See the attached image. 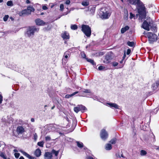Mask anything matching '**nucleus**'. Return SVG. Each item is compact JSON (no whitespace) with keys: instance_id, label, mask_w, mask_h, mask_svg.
Instances as JSON below:
<instances>
[{"instance_id":"obj_1","label":"nucleus","mask_w":159,"mask_h":159,"mask_svg":"<svg viewBox=\"0 0 159 159\" xmlns=\"http://www.w3.org/2000/svg\"><path fill=\"white\" fill-rule=\"evenodd\" d=\"M128 1L130 4L136 6L137 8L139 14H141L144 12L145 8L140 0H128Z\"/></svg>"},{"instance_id":"obj_2","label":"nucleus","mask_w":159,"mask_h":159,"mask_svg":"<svg viewBox=\"0 0 159 159\" xmlns=\"http://www.w3.org/2000/svg\"><path fill=\"white\" fill-rule=\"evenodd\" d=\"M152 20L148 17L143 22L141 27L147 31H149L152 28Z\"/></svg>"},{"instance_id":"obj_3","label":"nucleus","mask_w":159,"mask_h":159,"mask_svg":"<svg viewBox=\"0 0 159 159\" xmlns=\"http://www.w3.org/2000/svg\"><path fill=\"white\" fill-rule=\"evenodd\" d=\"M39 30V28L35 26L29 27L27 30L26 35L29 37H32L35 32H38Z\"/></svg>"},{"instance_id":"obj_4","label":"nucleus","mask_w":159,"mask_h":159,"mask_svg":"<svg viewBox=\"0 0 159 159\" xmlns=\"http://www.w3.org/2000/svg\"><path fill=\"white\" fill-rule=\"evenodd\" d=\"M34 9L33 7L29 6L27 7V9H25L19 12L18 14L20 16L28 15L30 14L32 12H34Z\"/></svg>"},{"instance_id":"obj_5","label":"nucleus","mask_w":159,"mask_h":159,"mask_svg":"<svg viewBox=\"0 0 159 159\" xmlns=\"http://www.w3.org/2000/svg\"><path fill=\"white\" fill-rule=\"evenodd\" d=\"M111 14V13L108 8H103L101 9L100 15L101 17L104 19L109 18Z\"/></svg>"},{"instance_id":"obj_6","label":"nucleus","mask_w":159,"mask_h":159,"mask_svg":"<svg viewBox=\"0 0 159 159\" xmlns=\"http://www.w3.org/2000/svg\"><path fill=\"white\" fill-rule=\"evenodd\" d=\"M143 34L146 35V36L149 39V41L150 43L156 41L157 40V36L154 34H153L151 32L146 33L144 32Z\"/></svg>"},{"instance_id":"obj_7","label":"nucleus","mask_w":159,"mask_h":159,"mask_svg":"<svg viewBox=\"0 0 159 159\" xmlns=\"http://www.w3.org/2000/svg\"><path fill=\"white\" fill-rule=\"evenodd\" d=\"M82 30L88 37H90L91 34L90 28L86 25H83L81 26Z\"/></svg>"},{"instance_id":"obj_8","label":"nucleus","mask_w":159,"mask_h":159,"mask_svg":"<svg viewBox=\"0 0 159 159\" xmlns=\"http://www.w3.org/2000/svg\"><path fill=\"white\" fill-rule=\"evenodd\" d=\"M100 137L103 140L106 139L108 136V134L107 132L104 129H102L100 132Z\"/></svg>"},{"instance_id":"obj_9","label":"nucleus","mask_w":159,"mask_h":159,"mask_svg":"<svg viewBox=\"0 0 159 159\" xmlns=\"http://www.w3.org/2000/svg\"><path fill=\"white\" fill-rule=\"evenodd\" d=\"M112 59L111 55L110 54H107L105 58L103 61V63H110Z\"/></svg>"},{"instance_id":"obj_10","label":"nucleus","mask_w":159,"mask_h":159,"mask_svg":"<svg viewBox=\"0 0 159 159\" xmlns=\"http://www.w3.org/2000/svg\"><path fill=\"white\" fill-rule=\"evenodd\" d=\"M96 6L93 5L89 6L88 7V11L90 12V14L93 15L95 10Z\"/></svg>"},{"instance_id":"obj_11","label":"nucleus","mask_w":159,"mask_h":159,"mask_svg":"<svg viewBox=\"0 0 159 159\" xmlns=\"http://www.w3.org/2000/svg\"><path fill=\"white\" fill-rule=\"evenodd\" d=\"M25 131L24 128L22 126H18L16 129V132L17 134H22Z\"/></svg>"},{"instance_id":"obj_12","label":"nucleus","mask_w":159,"mask_h":159,"mask_svg":"<svg viewBox=\"0 0 159 159\" xmlns=\"http://www.w3.org/2000/svg\"><path fill=\"white\" fill-rule=\"evenodd\" d=\"M19 151L21 153H22L25 156L29 158V159H36L35 157L31 156L28 154L26 152H25L23 150H20Z\"/></svg>"},{"instance_id":"obj_13","label":"nucleus","mask_w":159,"mask_h":159,"mask_svg":"<svg viewBox=\"0 0 159 159\" xmlns=\"http://www.w3.org/2000/svg\"><path fill=\"white\" fill-rule=\"evenodd\" d=\"M52 157V153L49 152H46L44 155L45 159H51Z\"/></svg>"},{"instance_id":"obj_14","label":"nucleus","mask_w":159,"mask_h":159,"mask_svg":"<svg viewBox=\"0 0 159 159\" xmlns=\"http://www.w3.org/2000/svg\"><path fill=\"white\" fill-rule=\"evenodd\" d=\"M61 37L64 39H69L70 38L69 34L66 31L61 34Z\"/></svg>"},{"instance_id":"obj_15","label":"nucleus","mask_w":159,"mask_h":159,"mask_svg":"<svg viewBox=\"0 0 159 159\" xmlns=\"http://www.w3.org/2000/svg\"><path fill=\"white\" fill-rule=\"evenodd\" d=\"M36 24L38 25H43L45 24L43 20L39 19H37L35 20Z\"/></svg>"},{"instance_id":"obj_16","label":"nucleus","mask_w":159,"mask_h":159,"mask_svg":"<svg viewBox=\"0 0 159 159\" xmlns=\"http://www.w3.org/2000/svg\"><path fill=\"white\" fill-rule=\"evenodd\" d=\"M107 104L111 108H114L116 109L119 108V106L116 103H107Z\"/></svg>"},{"instance_id":"obj_17","label":"nucleus","mask_w":159,"mask_h":159,"mask_svg":"<svg viewBox=\"0 0 159 159\" xmlns=\"http://www.w3.org/2000/svg\"><path fill=\"white\" fill-rule=\"evenodd\" d=\"M41 152L39 148L36 149L35 152L34 154L37 157H39L41 155Z\"/></svg>"},{"instance_id":"obj_18","label":"nucleus","mask_w":159,"mask_h":159,"mask_svg":"<svg viewBox=\"0 0 159 159\" xmlns=\"http://www.w3.org/2000/svg\"><path fill=\"white\" fill-rule=\"evenodd\" d=\"M80 111H81L83 113L85 111L87 110L86 108L84 106L82 105H79Z\"/></svg>"},{"instance_id":"obj_19","label":"nucleus","mask_w":159,"mask_h":159,"mask_svg":"<svg viewBox=\"0 0 159 159\" xmlns=\"http://www.w3.org/2000/svg\"><path fill=\"white\" fill-rule=\"evenodd\" d=\"M129 29V27L128 26H126L121 29V33L123 34Z\"/></svg>"},{"instance_id":"obj_20","label":"nucleus","mask_w":159,"mask_h":159,"mask_svg":"<svg viewBox=\"0 0 159 159\" xmlns=\"http://www.w3.org/2000/svg\"><path fill=\"white\" fill-rule=\"evenodd\" d=\"M78 93V92H75L71 94L66 95L65 96V98H69L74 96L75 95L77 94Z\"/></svg>"},{"instance_id":"obj_21","label":"nucleus","mask_w":159,"mask_h":159,"mask_svg":"<svg viewBox=\"0 0 159 159\" xmlns=\"http://www.w3.org/2000/svg\"><path fill=\"white\" fill-rule=\"evenodd\" d=\"M112 148V146L110 144L107 143L105 146V149L106 150H110Z\"/></svg>"},{"instance_id":"obj_22","label":"nucleus","mask_w":159,"mask_h":159,"mask_svg":"<svg viewBox=\"0 0 159 159\" xmlns=\"http://www.w3.org/2000/svg\"><path fill=\"white\" fill-rule=\"evenodd\" d=\"M70 52L69 51L65 52L64 53V58L67 59L68 58V56H70Z\"/></svg>"},{"instance_id":"obj_23","label":"nucleus","mask_w":159,"mask_h":159,"mask_svg":"<svg viewBox=\"0 0 159 159\" xmlns=\"http://www.w3.org/2000/svg\"><path fill=\"white\" fill-rule=\"evenodd\" d=\"M128 17V13L127 10H126L124 11V18L125 19L127 20Z\"/></svg>"},{"instance_id":"obj_24","label":"nucleus","mask_w":159,"mask_h":159,"mask_svg":"<svg viewBox=\"0 0 159 159\" xmlns=\"http://www.w3.org/2000/svg\"><path fill=\"white\" fill-rule=\"evenodd\" d=\"M74 110L76 113H78L79 111H80L79 105H78L77 107H75Z\"/></svg>"},{"instance_id":"obj_25","label":"nucleus","mask_w":159,"mask_h":159,"mask_svg":"<svg viewBox=\"0 0 159 159\" xmlns=\"http://www.w3.org/2000/svg\"><path fill=\"white\" fill-rule=\"evenodd\" d=\"M86 59L88 62H90L92 65H96V63L94 62L93 60L91 59H88V58H86Z\"/></svg>"},{"instance_id":"obj_26","label":"nucleus","mask_w":159,"mask_h":159,"mask_svg":"<svg viewBox=\"0 0 159 159\" xmlns=\"http://www.w3.org/2000/svg\"><path fill=\"white\" fill-rule=\"evenodd\" d=\"M82 4L84 6H87L89 5V2L87 1H83L82 2Z\"/></svg>"},{"instance_id":"obj_27","label":"nucleus","mask_w":159,"mask_h":159,"mask_svg":"<svg viewBox=\"0 0 159 159\" xmlns=\"http://www.w3.org/2000/svg\"><path fill=\"white\" fill-rule=\"evenodd\" d=\"M147 152L144 150H141L140 152V155L141 156H144L146 155Z\"/></svg>"},{"instance_id":"obj_28","label":"nucleus","mask_w":159,"mask_h":159,"mask_svg":"<svg viewBox=\"0 0 159 159\" xmlns=\"http://www.w3.org/2000/svg\"><path fill=\"white\" fill-rule=\"evenodd\" d=\"M127 44L129 46L132 47L134 45V43L133 42L128 41Z\"/></svg>"},{"instance_id":"obj_29","label":"nucleus","mask_w":159,"mask_h":159,"mask_svg":"<svg viewBox=\"0 0 159 159\" xmlns=\"http://www.w3.org/2000/svg\"><path fill=\"white\" fill-rule=\"evenodd\" d=\"M70 28L72 30H75L77 29V26L76 25H71Z\"/></svg>"},{"instance_id":"obj_30","label":"nucleus","mask_w":159,"mask_h":159,"mask_svg":"<svg viewBox=\"0 0 159 159\" xmlns=\"http://www.w3.org/2000/svg\"><path fill=\"white\" fill-rule=\"evenodd\" d=\"M44 142L43 141L39 142L38 143L37 145L41 147H43Z\"/></svg>"},{"instance_id":"obj_31","label":"nucleus","mask_w":159,"mask_h":159,"mask_svg":"<svg viewBox=\"0 0 159 159\" xmlns=\"http://www.w3.org/2000/svg\"><path fill=\"white\" fill-rule=\"evenodd\" d=\"M77 146L80 148H81L83 147V144L82 143H80L79 142H77Z\"/></svg>"},{"instance_id":"obj_32","label":"nucleus","mask_w":159,"mask_h":159,"mask_svg":"<svg viewBox=\"0 0 159 159\" xmlns=\"http://www.w3.org/2000/svg\"><path fill=\"white\" fill-rule=\"evenodd\" d=\"M7 4L8 6H12L13 5V2L12 1H9L7 2Z\"/></svg>"},{"instance_id":"obj_33","label":"nucleus","mask_w":159,"mask_h":159,"mask_svg":"<svg viewBox=\"0 0 159 159\" xmlns=\"http://www.w3.org/2000/svg\"><path fill=\"white\" fill-rule=\"evenodd\" d=\"M83 92L85 93H90V91L89 89H84V90H82L80 92L81 94H82V93Z\"/></svg>"},{"instance_id":"obj_34","label":"nucleus","mask_w":159,"mask_h":159,"mask_svg":"<svg viewBox=\"0 0 159 159\" xmlns=\"http://www.w3.org/2000/svg\"><path fill=\"white\" fill-rule=\"evenodd\" d=\"M116 138H114L112 139L110 142L111 144H114L116 143Z\"/></svg>"},{"instance_id":"obj_35","label":"nucleus","mask_w":159,"mask_h":159,"mask_svg":"<svg viewBox=\"0 0 159 159\" xmlns=\"http://www.w3.org/2000/svg\"><path fill=\"white\" fill-rule=\"evenodd\" d=\"M64 8V6L63 4H61L60 6V10L61 11H63Z\"/></svg>"},{"instance_id":"obj_36","label":"nucleus","mask_w":159,"mask_h":159,"mask_svg":"<svg viewBox=\"0 0 159 159\" xmlns=\"http://www.w3.org/2000/svg\"><path fill=\"white\" fill-rule=\"evenodd\" d=\"M111 64L114 66H116L118 65V63L116 62L113 61L111 63Z\"/></svg>"},{"instance_id":"obj_37","label":"nucleus","mask_w":159,"mask_h":159,"mask_svg":"<svg viewBox=\"0 0 159 159\" xmlns=\"http://www.w3.org/2000/svg\"><path fill=\"white\" fill-rule=\"evenodd\" d=\"M8 16L7 15H6L3 18V20L4 21H6L7 20L8 18Z\"/></svg>"},{"instance_id":"obj_38","label":"nucleus","mask_w":159,"mask_h":159,"mask_svg":"<svg viewBox=\"0 0 159 159\" xmlns=\"http://www.w3.org/2000/svg\"><path fill=\"white\" fill-rule=\"evenodd\" d=\"M135 17L134 14H133L132 12L130 13L129 18L130 19H132Z\"/></svg>"},{"instance_id":"obj_39","label":"nucleus","mask_w":159,"mask_h":159,"mask_svg":"<svg viewBox=\"0 0 159 159\" xmlns=\"http://www.w3.org/2000/svg\"><path fill=\"white\" fill-rule=\"evenodd\" d=\"M45 138L46 141H50L51 139L50 137L49 136H46Z\"/></svg>"},{"instance_id":"obj_40","label":"nucleus","mask_w":159,"mask_h":159,"mask_svg":"<svg viewBox=\"0 0 159 159\" xmlns=\"http://www.w3.org/2000/svg\"><path fill=\"white\" fill-rule=\"evenodd\" d=\"M14 155H15V157L16 158H18L19 157L20 155V154L19 153H17L16 152L14 154Z\"/></svg>"},{"instance_id":"obj_41","label":"nucleus","mask_w":159,"mask_h":159,"mask_svg":"<svg viewBox=\"0 0 159 159\" xmlns=\"http://www.w3.org/2000/svg\"><path fill=\"white\" fill-rule=\"evenodd\" d=\"M0 156L3 158L6 159V156L3 153H1L0 154Z\"/></svg>"},{"instance_id":"obj_42","label":"nucleus","mask_w":159,"mask_h":159,"mask_svg":"<svg viewBox=\"0 0 159 159\" xmlns=\"http://www.w3.org/2000/svg\"><path fill=\"white\" fill-rule=\"evenodd\" d=\"M104 69L105 67L102 66H100L98 68V69L99 70H102Z\"/></svg>"},{"instance_id":"obj_43","label":"nucleus","mask_w":159,"mask_h":159,"mask_svg":"<svg viewBox=\"0 0 159 159\" xmlns=\"http://www.w3.org/2000/svg\"><path fill=\"white\" fill-rule=\"evenodd\" d=\"M81 55L83 58H85L86 56L84 52H82L81 53Z\"/></svg>"},{"instance_id":"obj_44","label":"nucleus","mask_w":159,"mask_h":159,"mask_svg":"<svg viewBox=\"0 0 159 159\" xmlns=\"http://www.w3.org/2000/svg\"><path fill=\"white\" fill-rule=\"evenodd\" d=\"M52 125H50L48 126V130L49 131H51L52 129H51L52 128Z\"/></svg>"},{"instance_id":"obj_45","label":"nucleus","mask_w":159,"mask_h":159,"mask_svg":"<svg viewBox=\"0 0 159 159\" xmlns=\"http://www.w3.org/2000/svg\"><path fill=\"white\" fill-rule=\"evenodd\" d=\"M157 86L156 85V84H154L152 85V87L153 88V89L155 90L156 89H157V87H156V86Z\"/></svg>"},{"instance_id":"obj_46","label":"nucleus","mask_w":159,"mask_h":159,"mask_svg":"<svg viewBox=\"0 0 159 159\" xmlns=\"http://www.w3.org/2000/svg\"><path fill=\"white\" fill-rule=\"evenodd\" d=\"M70 1L69 0H66L65 2V4L67 5H69L70 3Z\"/></svg>"},{"instance_id":"obj_47","label":"nucleus","mask_w":159,"mask_h":159,"mask_svg":"<svg viewBox=\"0 0 159 159\" xmlns=\"http://www.w3.org/2000/svg\"><path fill=\"white\" fill-rule=\"evenodd\" d=\"M38 136L35 133L34 134V139L35 140H36Z\"/></svg>"},{"instance_id":"obj_48","label":"nucleus","mask_w":159,"mask_h":159,"mask_svg":"<svg viewBox=\"0 0 159 159\" xmlns=\"http://www.w3.org/2000/svg\"><path fill=\"white\" fill-rule=\"evenodd\" d=\"M42 8L44 10H46L48 9V7L46 6L43 5L42 7Z\"/></svg>"},{"instance_id":"obj_49","label":"nucleus","mask_w":159,"mask_h":159,"mask_svg":"<svg viewBox=\"0 0 159 159\" xmlns=\"http://www.w3.org/2000/svg\"><path fill=\"white\" fill-rule=\"evenodd\" d=\"M70 11H67V12H64L62 14V16H63V15H67L68 13H70Z\"/></svg>"},{"instance_id":"obj_50","label":"nucleus","mask_w":159,"mask_h":159,"mask_svg":"<svg viewBox=\"0 0 159 159\" xmlns=\"http://www.w3.org/2000/svg\"><path fill=\"white\" fill-rule=\"evenodd\" d=\"M2 101V95H0V104H1Z\"/></svg>"},{"instance_id":"obj_51","label":"nucleus","mask_w":159,"mask_h":159,"mask_svg":"<svg viewBox=\"0 0 159 159\" xmlns=\"http://www.w3.org/2000/svg\"><path fill=\"white\" fill-rule=\"evenodd\" d=\"M130 52L131 50L129 49L127 50L126 53L127 55H129L130 53Z\"/></svg>"},{"instance_id":"obj_52","label":"nucleus","mask_w":159,"mask_h":159,"mask_svg":"<svg viewBox=\"0 0 159 159\" xmlns=\"http://www.w3.org/2000/svg\"><path fill=\"white\" fill-rule=\"evenodd\" d=\"M53 151H54V153L55 155L56 156H57L58 155V151H55L54 150H53Z\"/></svg>"},{"instance_id":"obj_53","label":"nucleus","mask_w":159,"mask_h":159,"mask_svg":"<svg viewBox=\"0 0 159 159\" xmlns=\"http://www.w3.org/2000/svg\"><path fill=\"white\" fill-rule=\"evenodd\" d=\"M86 159H94L93 157L90 156H88L86 157Z\"/></svg>"},{"instance_id":"obj_54","label":"nucleus","mask_w":159,"mask_h":159,"mask_svg":"<svg viewBox=\"0 0 159 159\" xmlns=\"http://www.w3.org/2000/svg\"><path fill=\"white\" fill-rule=\"evenodd\" d=\"M26 2L27 3H30V2L29 0H26Z\"/></svg>"},{"instance_id":"obj_55","label":"nucleus","mask_w":159,"mask_h":159,"mask_svg":"<svg viewBox=\"0 0 159 159\" xmlns=\"http://www.w3.org/2000/svg\"><path fill=\"white\" fill-rule=\"evenodd\" d=\"M31 121L32 122H34V119H33V118H31Z\"/></svg>"},{"instance_id":"obj_56","label":"nucleus","mask_w":159,"mask_h":159,"mask_svg":"<svg viewBox=\"0 0 159 159\" xmlns=\"http://www.w3.org/2000/svg\"><path fill=\"white\" fill-rule=\"evenodd\" d=\"M19 159H25L24 157L22 156L20 157Z\"/></svg>"},{"instance_id":"obj_57","label":"nucleus","mask_w":159,"mask_h":159,"mask_svg":"<svg viewBox=\"0 0 159 159\" xmlns=\"http://www.w3.org/2000/svg\"><path fill=\"white\" fill-rule=\"evenodd\" d=\"M13 151L15 152H18V151L16 149H14Z\"/></svg>"},{"instance_id":"obj_58","label":"nucleus","mask_w":159,"mask_h":159,"mask_svg":"<svg viewBox=\"0 0 159 159\" xmlns=\"http://www.w3.org/2000/svg\"><path fill=\"white\" fill-rule=\"evenodd\" d=\"M157 150L159 151V146L157 147V148H156Z\"/></svg>"},{"instance_id":"obj_59","label":"nucleus","mask_w":159,"mask_h":159,"mask_svg":"<svg viewBox=\"0 0 159 159\" xmlns=\"http://www.w3.org/2000/svg\"><path fill=\"white\" fill-rule=\"evenodd\" d=\"M125 56H126V55H125V53L124 55V56H123V58H124L125 57Z\"/></svg>"},{"instance_id":"obj_60","label":"nucleus","mask_w":159,"mask_h":159,"mask_svg":"<svg viewBox=\"0 0 159 159\" xmlns=\"http://www.w3.org/2000/svg\"><path fill=\"white\" fill-rule=\"evenodd\" d=\"M117 157H121V156L119 155H118L117 156Z\"/></svg>"},{"instance_id":"obj_61","label":"nucleus","mask_w":159,"mask_h":159,"mask_svg":"<svg viewBox=\"0 0 159 159\" xmlns=\"http://www.w3.org/2000/svg\"><path fill=\"white\" fill-rule=\"evenodd\" d=\"M3 2V0H0V3L2 2Z\"/></svg>"},{"instance_id":"obj_62","label":"nucleus","mask_w":159,"mask_h":159,"mask_svg":"<svg viewBox=\"0 0 159 159\" xmlns=\"http://www.w3.org/2000/svg\"><path fill=\"white\" fill-rule=\"evenodd\" d=\"M121 156V157H124L123 156V154H121V156Z\"/></svg>"},{"instance_id":"obj_63","label":"nucleus","mask_w":159,"mask_h":159,"mask_svg":"<svg viewBox=\"0 0 159 159\" xmlns=\"http://www.w3.org/2000/svg\"><path fill=\"white\" fill-rule=\"evenodd\" d=\"M44 14L43 12H42L41 13V15H43Z\"/></svg>"},{"instance_id":"obj_64","label":"nucleus","mask_w":159,"mask_h":159,"mask_svg":"<svg viewBox=\"0 0 159 159\" xmlns=\"http://www.w3.org/2000/svg\"><path fill=\"white\" fill-rule=\"evenodd\" d=\"M54 107H53L52 108V109H53V108H54Z\"/></svg>"}]
</instances>
